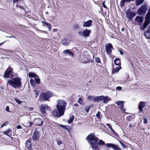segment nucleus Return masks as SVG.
<instances>
[{"instance_id":"f257e3e1","label":"nucleus","mask_w":150,"mask_h":150,"mask_svg":"<svg viewBox=\"0 0 150 150\" xmlns=\"http://www.w3.org/2000/svg\"><path fill=\"white\" fill-rule=\"evenodd\" d=\"M86 139L90 143L91 148L93 150L98 149V145H103L105 144L104 142L101 140H100L98 143L99 139L94 135V133H92L88 135Z\"/></svg>"},{"instance_id":"f03ea898","label":"nucleus","mask_w":150,"mask_h":150,"mask_svg":"<svg viewBox=\"0 0 150 150\" xmlns=\"http://www.w3.org/2000/svg\"><path fill=\"white\" fill-rule=\"evenodd\" d=\"M56 105V109L54 110L53 112H64L67 106V103L64 100H58Z\"/></svg>"},{"instance_id":"7ed1b4c3","label":"nucleus","mask_w":150,"mask_h":150,"mask_svg":"<svg viewBox=\"0 0 150 150\" xmlns=\"http://www.w3.org/2000/svg\"><path fill=\"white\" fill-rule=\"evenodd\" d=\"M21 79L18 77L12 78L8 80L7 83V86L8 84L14 88H17L21 87Z\"/></svg>"},{"instance_id":"20e7f679","label":"nucleus","mask_w":150,"mask_h":150,"mask_svg":"<svg viewBox=\"0 0 150 150\" xmlns=\"http://www.w3.org/2000/svg\"><path fill=\"white\" fill-rule=\"evenodd\" d=\"M52 96V92L48 91L45 93H42L40 95V97L41 100L46 101Z\"/></svg>"},{"instance_id":"39448f33","label":"nucleus","mask_w":150,"mask_h":150,"mask_svg":"<svg viewBox=\"0 0 150 150\" xmlns=\"http://www.w3.org/2000/svg\"><path fill=\"white\" fill-rule=\"evenodd\" d=\"M147 9L148 7L146 5L143 4L138 9L137 11V14L142 16L146 14Z\"/></svg>"},{"instance_id":"423d86ee","label":"nucleus","mask_w":150,"mask_h":150,"mask_svg":"<svg viewBox=\"0 0 150 150\" xmlns=\"http://www.w3.org/2000/svg\"><path fill=\"white\" fill-rule=\"evenodd\" d=\"M40 109L41 112H50V108L47 105H42L40 107Z\"/></svg>"},{"instance_id":"0eeeda50","label":"nucleus","mask_w":150,"mask_h":150,"mask_svg":"<svg viewBox=\"0 0 150 150\" xmlns=\"http://www.w3.org/2000/svg\"><path fill=\"white\" fill-rule=\"evenodd\" d=\"M13 69L11 67H9L6 70L4 76V78H10V75H12L13 72Z\"/></svg>"},{"instance_id":"6e6552de","label":"nucleus","mask_w":150,"mask_h":150,"mask_svg":"<svg viewBox=\"0 0 150 150\" xmlns=\"http://www.w3.org/2000/svg\"><path fill=\"white\" fill-rule=\"evenodd\" d=\"M113 48L112 45L110 43H108L105 45V49L107 53L110 54L112 52V49Z\"/></svg>"},{"instance_id":"1a4fd4ad","label":"nucleus","mask_w":150,"mask_h":150,"mask_svg":"<svg viewBox=\"0 0 150 150\" xmlns=\"http://www.w3.org/2000/svg\"><path fill=\"white\" fill-rule=\"evenodd\" d=\"M126 16L129 20H132L136 15V13L134 11H128L126 13Z\"/></svg>"},{"instance_id":"9d476101","label":"nucleus","mask_w":150,"mask_h":150,"mask_svg":"<svg viewBox=\"0 0 150 150\" xmlns=\"http://www.w3.org/2000/svg\"><path fill=\"white\" fill-rule=\"evenodd\" d=\"M40 138V135L39 132L35 129L33 135L32 139L34 141L38 140Z\"/></svg>"},{"instance_id":"9b49d317","label":"nucleus","mask_w":150,"mask_h":150,"mask_svg":"<svg viewBox=\"0 0 150 150\" xmlns=\"http://www.w3.org/2000/svg\"><path fill=\"white\" fill-rule=\"evenodd\" d=\"M125 102L124 101H117L116 104L117 105H120V109L122 112H125L126 110V109L123 107V105Z\"/></svg>"},{"instance_id":"f8f14e48","label":"nucleus","mask_w":150,"mask_h":150,"mask_svg":"<svg viewBox=\"0 0 150 150\" xmlns=\"http://www.w3.org/2000/svg\"><path fill=\"white\" fill-rule=\"evenodd\" d=\"M146 105V102L144 101H140L138 104V108L140 112L143 111L142 108L144 107Z\"/></svg>"},{"instance_id":"ddd939ff","label":"nucleus","mask_w":150,"mask_h":150,"mask_svg":"<svg viewBox=\"0 0 150 150\" xmlns=\"http://www.w3.org/2000/svg\"><path fill=\"white\" fill-rule=\"evenodd\" d=\"M93 22L92 20H89L86 21L84 22L83 23V27H90L92 25V23Z\"/></svg>"},{"instance_id":"4468645a","label":"nucleus","mask_w":150,"mask_h":150,"mask_svg":"<svg viewBox=\"0 0 150 150\" xmlns=\"http://www.w3.org/2000/svg\"><path fill=\"white\" fill-rule=\"evenodd\" d=\"M91 33V30H90L86 29L83 32V36L85 37H88Z\"/></svg>"},{"instance_id":"2eb2a0df","label":"nucleus","mask_w":150,"mask_h":150,"mask_svg":"<svg viewBox=\"0 0 150 150\" xmlns=\"http://www.w3.org/2000/svg\"><path fill=\"white\" fill-rule=\"evenodd\" d=\"M25 145L28 150H32V149L31 148V139H29L28 140L26 141L25 143Z\"/></svg>"},{"instance_id":"dca6fc26","label":"nucleus","mask_w":150,"mask_h":150,"mask_svg":"<svg viewBox=\"0 0 150 150\" xmlns=\"http://www.w3.org/2000/svg\"><path fill=\"white\" fill-rule=\"evenodd\" d=\"M144 18L143 16H137L135 18V21L139 23H142L144 21Z\"/></svg>"},{"instance_id":"f3484780","label":"nucleus","mask_w":150,"mask_h":150,"mask_svg":"<svg viewBox=\"0 0 150 150\" xmlns=\"http://www.w3.org/2000/svg\"><path fill=\"white\" fill-rule=\"evenodd\" d=\"M121 68L120 66H118L117 67L113 66L112 69V73H115L117 72Z\"/></svg>"},{"instance_id":"a211bd4d","label":"nucleus","mask_w":150,"mask_h":150,"mask_svg":"<svg viewBox=\"0 0 150 150\" xmlns=\"http://www.w3.org/2000/svg\"><path fill=\"white\" fill-rule=\"evenodd\" d=\"M63 53L67 55H69L72 57L74 56V54L72 52L69 50H66L64 51Z\"/></svg>"},{"instance_id":"6ab92c4d","label":"nucleus","mask_w":150,"mask_h":150,"mask_svg":"<svg viewBox=\"0 0 150 150\" xmlns=\"http://www.w3.org/2000/svg\"><path fill=\"white\" fill-rule=\"evenodd\" d=\"M42 23H43V24L42 25V26H44V25H46L48 28L49 30L50 31L51 29L52 28V27L51 24L50 23L45 21H42Z\"/></svg>"},{"instance_id":"aec40b11","label":"nucleus","mask_w":150,"mask_h":150,"mask_svg":"<svg viewBox=\"0 0 150 150\" xmlns=\"http://www.w3.org/2000/svg\"><path fill=\"white\" fill-rule=\"evenodd\" d=\"M150 23V21H147V20H146L144 23V25L143 26H142L141 27V29L142 30H144V29L145 28H146L147 26Z\"/></svg>"},{"instance_id":"412c9836","label":"nucleus","mask_w":150,"mask_h":150,"mask_svg":"<svg viewBox=\"0 0 150 150\" xmlns=\"http://www.w3.org/2000/svg\"><path fill=\"white\" fill-rule=\"evenodd\" d=\"M101 100H103V103H106L108 101L110 100V99L108 96L105 97L103 96H101Z\"/></svg>"},{"instance_id":"4be33fe9","label":"nucleus","mask_w":150,"mask_h":150,"mask_svg":"<svg viewBox=\"0 0 150 150\" xmlns=\"http://www.w3.org/2000/svg\"><path fill=\"white\" fill-rule=\"evenodd\" d=\"M61 43L65 46H68L69 44V40L67 38H65L61 42Z\"/></svg>"},{"instance_id":"5701e85b","label":"nucleus","mask_w":150,"mask_h":150,"mask_svg":"<svg viewBox=\"0 0 150 150\" xmlns=\"http://www.w3.org/2000/svg\"><path fill=\"white\" fill-rule=\"evenodd\" d=\"M145 20L150 21V8H149L148 11L145 16Z\"/></svg>"},{"instance_id":"b1692460","label":"nucleus","mask_w":150,"mask_h":150,"mask_svg":"<svg viewBox=\"0 0 150 150\" xmlns=\"http://www.w3.org/2000/svg\"><path fill=\"white\" fill-rule=\"evenodd\" d=\"M37 123L36 124L38 126H41L43 123V121L40 118H37L36 119Z\"/></svg>"},{"instance_id":"393cba45","label":"nucleus","mask_w":150,"mask_h":150,"mask_svg":"<svg viewBox=\"0 0 150 150\" xmlns=\"http://www.w3.org/2000/svg\"><path fill=\"white\" fill-rule=\"evenodd\" d=\"M101 96H94L93 102L98 103L101 100Z\"/></svg>"},{"instance_id":"a878e982","label":"nucleus","mask_w":150,"mask_h":150,"mask_svg":"<svg viewBox=\"0 0 150 150\" xmlns=\"http://www.w3.org/2000/svg\"><path fill=\"white\" fill-rule=\"evenodd\" d=\"M116 145L111 143H108L106 144V146L108 148H112L113 149H114Z\"/></svg>"},{"instance_id":"bb28decb","label":"nucleus","mask_w":150,"mask_h":150,"mask_svg":"<svg viewBox=\"0 0 150 150\" xmlns=\"http://www.w3.org/2000/svg\"><path fill=\"white\" fill-rule=\"evenodd\" d=\"M28 76L30 78H35L37 77V75L35 73L32 72H30L28 74Z\"/></svg>"},{"instance_id":"cd10ccee","label":"nucleus","mask_w":150,"mask_h":150,"mask_svg":"<svg viewBox=\"0 0 150 150\" xmlns=\"http://www.w3.org/2000/svg\"><path fill=\"white\" fill-rule=\"evenodd\" d=\"M144 35L147 39H150V31L147 30L144 33Z\"/></svg>"},{"instance_id":"c85d7f7f","label":"nucleus","mask_w":150,"mask_h":150,"mask_svg":"<svg viewBox=\"0 0 150 150\" xmlns=\"http://www.w3.org/2000/svg\"><path fill=\"white\" fill-rule=\"evenodd\" d=\"M134 0H122L121 1V5L122 6H123L125 2H129Z\"/></svg>"},{"instance_id":"c756f323","label":"nucleus","mask_w":150,"mask_h":150,"mask_svg":"<svg viewBox=\"0 0 150 150\" xmlns=\"http://www.w3.org/2000/svg\"><path fill=\"white\" fill-rule=\"evenodd\" d=\"M144 0H136L135 3L137 6L142 4L144 2Z\"/></svg>"},{"instance_id":"7c9ffc66","label":"nucleus","mask_w":150,"mask_h":150,"mask_svg":"<svg viewBox=\"0 0 150 150\" xmlns=\"http://www.w3.org/2000/svg\"><path fill=\"white\" fill-rule=\"evenodd\" d=\"M114 63L117 66H119V65L120 64V61L119 58H117L114 60Z\"/></svg>"},{"instance_id":"2f4dec72","label":"nucleus","mask_w":150,"mask_h":150,"mask_svg":"<svg viewBox=\"0 0 150 150\" xmlns=\"http://www.w3.org/2000/svg\"><path fill=\"white\" fill-rule=\"evenodd\" d=\"M74 118V116L73 115L71 116L70 117L69 120H67V122L69 124L71 123L73 121Z\"/></svg>"},{"instance_id":"473e14b6","label":"nucleus","mask_w":150,"mask_h":150,"mask_svg":"<svg viewBox=\"0 0 150 150\" xmlns=\"http://www.w3.org/2000/svg\"><path fill=\"white\" fill-rule=\"evenodd\" d=\"M35 83L37 84H39L40 82V79L37 76V77L35 78Z\"/></svg>"},{"instance_id":"72a5a7b5","label":"nucleus","mask_w":150,"mask_h":150,"mask_svg":"<svg viewBox=\"0 0 150 150\" xmlns=\"http://www.w3.org/2000/svg\"><path fill=\"white\" fill-rule=\"evenodd\" d=\"M135 117V116L133 114H131V115L127 117V119L129 121Z\"/></svg>"},{"instance_id":"f704fd0d","label":"nucleus","mask_w":150,"mask_h":150,"mask_svg":"<svg viewBox=\"0 0 150 150\" xmlns=\"http://www.w3.org/2000/svg\"><path fill=\"white\" fill-rule=\"evenodd\" d=\"M54 117H59L64 115V113H53Z\"/></svg>"},{"instance_id":"c9c22d12","label":"nucleus","mask_w":150,"mask_h":150,"mask_svg":"<svg viewBox=\"0 0 150 150\" xmlns=\"http://www.w3.org/2000/svg\"><path fill=\"white\" fill-rule=\"evenodd\" d=\"M19 1L18 2V4L16 5V6L18 8H19L22 10L23 11H25L24 9V7L23 6H21L19 4L20 3H19Z\"/></svg>"},{"instance_id":"e433bc0d","label":"nucleus","mask_w":150,"mask_h":150,"mask_svg":"<svg viewBox=\"0 0 150 150\" xmlns=\"http://www.w3.org/2000/svg\"><path fill=\"white\" fill-rule=\"evenodd\" d=\"M30 83L32 86H34L35 85V82L34 80L31 79L30 81Z\"/></svg>"},{"instance_id":"4c0bfd02","label":"nucleus","mask_w":150,"mask_h":150,"mask_svg":"<svg viewBox=\"0 0 150 150\" xmlns=\"http://www.w3.org/2000/svg\"><path fill=\"white\" fill-rule=\"evenodd\" d=\"M94 96H88L87 97L88 99L90 101L94 100Z\"/></svg>"},{"instance_id":"58836bf2","label":"nucleus","mask_w":150,"mask_h":150,"mask_svg":"<svg viewBox=\"0 0 150 150\" xmlns=\"http://www.w3.org/2000/svg\"><path fill=\"white\" fill-rule=\"evenodd\" d=\"M73 28L74 30H76L79 29V27L78 24H76L74 25Z\"/></svg>"},{"instance_id":"ea45409f","label":"nucleus","mask_w":150,"mask_h":150,"mask_svg":"<svg viewBox=\"0 0 150 150\" xmlns=\"http://www.w3.org/2000/svg\"><path fill=\"white\" fill-rule=\"evenodd\" d=\"M34 92L35 95V98H37L39 95V92L38 91L36 90H34Z\"/></svg>"},{"instance_id":"a19ab883","label":"nucleus","mask_w":150,"mask_h":150,"mask_svg":"<svg viewBox=\"0 0 150 150\" xmlns=\"http://www.w3.org/2000/svg\"><path fill=\"white\" fill-rule=\"evenodd\" d=\"M14 101H16L18 104H21L22 103V101L19 100L18 99L16 98H14Z\"/></svg>"},{"instance_id":"79ce46f5","label":"nucleus","mask_w":150,"mask_h":150,"mask_svg":"<svg viewBox=\"0 0 150 150\" xmlns=\"http://www.w3.org/2000/svg\"><path fill=\"white\" fill-rule=\"evenodd\" d=\"M91 107V105H89L88 106H87L86 107L85 109L86 111V112H88L89 111V110L90 108Z\"/></svg>"},{"instance_id":"37998d69","label":"nucleus","mask_w":150,"mask_h":150,"mask_svg":"<svg viewBox=\"0 0 150 150\" xmlns=\"http://www.w3.org/2000/svg\"><path fill=\"white\" fill-rule=\"evenodd\" d=\"M78 102L80 104H83V99L81 98H80L78 100Z\"/></svg>"},{"instance_id":"c03bdc74","label":"nucleus","mask_w":150,"mask_h":150,"mask_svg":"<svg viewBox=\"0 0 150 150\" xmlns=\"http://www.w3.org/2000/svg\"><path fill=\"white\" fill-rule=\"evenodd\" d=\"M33 124L32 122H28L27 123L26 125L27 127H30Z\"/></svg>"},{"instance_id":"a18cd8bd","label":"nucleus","mask_w":150,"mask_h":150,"mask_svg":"<svg viewBox=\"0 0 150 150\" xmlns=\"http://www.w3.org/2000/svg\"><path fill=\"white\" fill-rule=\"evenodd\" d=\"M11 131V129H9L8 130H7L6 131H5V132H4V133L5 134L8 135V136H9V135H8V134H7V133H10Z\"/></svg>"},{"instance_id":"49530a36","label":"nucleus","mask_w":150,"mask_h":150,"mask_svg":"<svg viewBox=\"0 0 150 150\" xmlns=\"http://www.w3.org/2000/svg\"><path fill=\"white\" fill-rule=\"evenodd\" d=\"M60 127H63V128L65 129H66L67 130L68 128V126L66 125H60Z\"/></svg>"},{"instance_id":"de8ad7c7","label":"nucleus","mask_w":150,"mask_h":150,"mask_svg":"<svg viewBox=\"0 0 150 150\" xmlns=\"http://www.w3.org/2000/svg\"><path fill=\"white\" fill-rule=\"evenodd\" d=\"M8 122H4V124H3L1 126V128L3 127L4 126H6L8 124Z\"/></svg>"},{"instance_id":"09e8293b","label":"nucleus","mask_w":150,"mask_h":150,"mask_svg":"<svg viewBox=\"0 0 150 150\" xmlns=\"http://www.w3.org/2000/svg\"><path fill=\"white\" fill-rule=\"evenodd\" d=\"M144 124H146L147 122V118L146 117H145L144 118Z\"/></svg>"},{"instance_id":"8fccbe9b","label":"nucleus","mask_w":150,"mask_h":150,"mask_svg":"<svg viewBox=\"0 0 150 150\" xmlns=\"http://www.w3.org/2000/svg\"><path fill=\"white\" fill-rule=\"evenodd\" d=\"M96 62L98 63H100V61L99 58L98 57L96 58Z\"/></svg>"},{"instance_id":"3c124183","label":"nucleus","mask_w":150,"mask_h":150,"mask_svg":"<svg viewBox=\"0 0 150 150\" xmlns=\"http://www.w3.org/2000/svg\"><path fill=\"white\" fill-rule=\"evenodd\" d=\"M100 113H97L96 115V116L97 117L98 119H100Z\"/></svg>"},{"instance_id":"603ef678","label":"nucleus","mask_w":150,"mask_h":150,"mask_svg":"<svg viewBox=\"0 0 150 150\" xmlns=\"http://www.w3.org/2000/svg\"><path fill=\"white\" fill-rule=\"evenodd\" d=\"M114 150H121L120 148L117 146H116Z\"/></svg>"},{"instance_id":"864d4df0","label":"nucleus","mask_w":150,"mask_h":150,"mask_svg":"<svg viewBox=\"0 0 150 150\" xmlns=\"http://www.w3.org/2000/svg\"><path fill=\"white\" fill-rule=\"evenodd\" d=\"M122 89V88L120 86H117L116 88V89L117 90H121Z\"/></svg>"},{"instance_id":"5fc2aeb1","label":"nucleus","mask_w":150,"mask_h":150,"mask_svg":"<svg viewBox=\"0 0 150 150\" xmlns=\"http://www.w3.org/2000/svg\"><path fill=\"white\" fill-rule=\"evenodd\" d=\"M107 125L108 127L110 129H111L112 128L111 125L110 124H107Z\"/></svg>"},{"instance_id":"6e6d98bb","label":"nucleus","mask_w":150,"mask_h":150,"mask_svg":"<svg viewBox=\"0 0 150 150\" xmlns=\"http://www.w3.org/2000/svg\"><path fill=\"white\" fill-rule=\"evenodd\" d=\"M111 131L114 133L115 135H117V134L114 131V130L112 129V128L110 129Z\"/></svg>"},{"instance_id":"4d7b16f0","label":"nucleus","mask_w":150,"mask_h":150,"mask_svg":"<svg viewBox=\"0 0 150 150\" xmlns=\"http://www.w3.org/2000/svg\"><path fill=\"white\" fill-rule=\"evenodd\" d=\"M6 110L7 112H10L9 110V107L8 106H6Z\"/></svg>"},{"instance_id":"13d9d810","label":"nucleus","mask_w":150,"mask_h":150,"mask_svg":"<svg viewBox=\"0 0 150 150\" xmlns=\"http://www.w3.org/2000/svg\"><path fill=\"white\" fill-rule=\"evenodd\" d=\"M102 4H103V7L105 8H106L107 7H106V6L105 4V1H104L103 2Z\"/></svg>"},{"instance_id":"bf43d9fd","label":"nucleus","mask_w":150,"mask_h":150,"mask_svg":"<svg viewBox=\"0 0 150 150\" xmlns=\"http://www.w3.org/2000/svg\"><path fill=\"white\" fill-rule=\"evenodd\" d=\"M6 37L9 38H16V37L15 36L13 35H11L10 36H6Z\"/></svg>"},{"instance_id":"052dcab7","label":"nucleus","mask_w":150,"mask_h":150,"mask_svg":"<svg viewBox=\"0 0 150 150\" xmlns=\"http://www.w3.org/2000/svg\"><path fill=\"white\" fill-rule=\"evenodd\" d=\"M83 32L82 31H79L78 32V34L80 35L83 36V34H82Z\"/></svg>"},{"instance_id":"680f3d73","label":"nucleus","mask_w":150,"mask_h":150,"mask_svg":"<svg viewBox=\"0 0 150 150\" xmlns=\"http://www.w3.org/2000/svg\"><path fill=\"white\" fill-rule=\"evenodd\" d=\"M57 144L58 145H59L62 143V142L60 141H58L57 142Z\"/></svg>"},{"instance_id":"e2e57ef3","label":"nucleus","mask_w":150,"mask_h":150,"mask_svg":"<svg viewBox=\"0 0 150 150\" xmlns=\"http://www.w3.org/2000/svg\"><path fill=\"white\" fill-rule=\"evenodd\" d=\"M17 129H21V126L20 125H18L17 127Z\"/></svg>"},{"instance_id":"0e129e2a","label":"nucleus","mask_w":150,"mask_h":150,"mask_svg":"<svg viewBox=\"0 0 150 150\" xmlns=\"http://www.w3.org/2000/svg\"><path fill=\"white\" fill-rule=\"evenodd\" d=\"M19 1V0H13V4H14L15 3Z\"/></svg>"},{"instance_id":"69168bd1","label":"nucleus","mask_w":150,"mask_h":150,"mask_svg":"<svg viewBox=\"0 0 150 150\" xmlns=\"http://www.w3.org/2000/svg\"><path fill=\"white\" fill-rule=\"evenodd\" d=\"M119 52H120V54L122 55H123V53L121 51V50H119Z\"/></svg>"},{"instance_id":"338daca9","label":"nucleus","mask_w":150,"mask_h":150,"mask_svg":"<svg viewBox=\"0 0 150 150\" xmlns=\"http://www.w3.org/2000/svg\"><path fill=\"white\" fill-rule=\"evenodd\" d=\"M147 30H149V31H150V25L147 28Z\"/></svg>"},{"instance_id":"774afa93","label":"nucleus","mask_w":150,"mask_h":150,"mask_svg":"<svg viewBox=\"0 0 150 150\" xmlns=\"http://www.w3.org/2000/svg\"><path fill=\"white\" fill-rule=\"evenodd\" d=\"M120 143L123 146H124V145L121 142H120Z\"/></svg>"}]
</instances>
